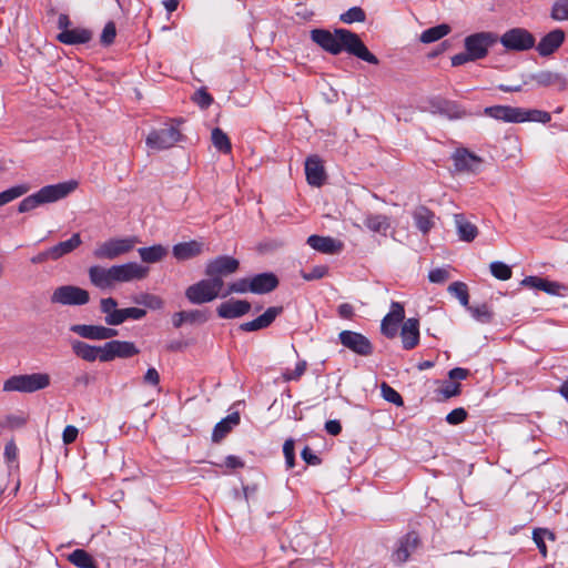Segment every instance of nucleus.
I'll list each match as a JSON object with an SVG mask.
<instances>
[{"label": "nucleus", "instance_id": "nucleus-38", "mask_svg": "<svg viewBox=\"0 0 568 568\" xmlns=\"http://www.w3.org/2000/svg\"><path fill=\"white\" fill-rule=\"evenodd\" d=\"M146 315V311L139 307H126L120 308V312H116L112 318L114 322V326L121 325L126 320H142Z\"/></svg>", "mask_w": 568, "mask_h": 568}, {"label": "nucleus", "instance_id": "nucleus-17", "mask_svg": "<svg viewBox=\"0 0 568 568\" xmlns=\"http://www.w3.org/2000/svg\"><path fill=\"white\" fill-rule=\"evenodd\" d=\"M484 113L490 118L496 120H501L504 122L509 123H520L523 122L521 116H524V109L509 106V105H494L488 106L484 110Z\"/></svg>", "mask_w": 568, "mask_h": 568}, {"label": "nucleus", "instance_id": "nucleus-24", "mask_svg": "<svg viewBox=\"0 0 568 568\" xmlns=\"http://www.w3.org/2000/svg\"><path fill=\"white\" fill-rule=\"evenodd\" d=\"M203 251L204 244L195 240L178 243L172 248L173 256L178 261H186L193 258L201 255Z\"/></svg>", "mask_w": 568, "mask_h": 568}, {"label": "nucleus", "instance_id": "nucleus-2", "mask_svg": "<svg viewBox=\"0 0 568 568\" xmlns=\"http://www.w3.org/2000/svg\"><path fill=\"white\" fill-rule=\"evenodd\" d=\"M78 186L75 181L61 182L41 187L37 193L24 197L18 206L19 213H27L41 204L57 202L67 197Z\"/></svg>", "mask_w": 568, "mask_h": 568}, {"label": "nucleus", "instance_id": "nucleus-60", "mask_svg": "<svg viewBox=\"0 0 568 568\" xmlns=\"http://www.w3.org/2000/svg\"><path fill=\"white\" fill-rule=\"evenodd\" d=\"M462 392V385L458 382H447L440 389L444 398L458 396Z\"/></svg>", "mask_w": 568, "mask_h": 568}, {"label": "nucleus", "instance_id": "nucleus-34", "mask_svg": "<svg viewBox=\"0 0 568 568\" xmlns=\"http://www.w3.org/2000/svg\"><path fill=\"white\" fill-rule=\"evenodd\" d=\"M207 316L200 310L178 312L172 317V323L175 328L181 327L184 323H204Z\"/></svg>", "mask_w": 568, "mask_h": 568}, {"label": "nucleus", "instance_id": "nucleus-20", "mask_svg": "<svg viewBox=\"0 0 568 568\" xmlns=\"http://www.w3.org/2000/svg\"><path fill=\"white\" fill-rule=\"evenodd\" d=\"M305 174L308 184L317 187L324 184L326 174L318 155H311L306 159Z\"/></svg>", "mask_w": 568, "mask_h": 568}, {"label": "nucleus", "instance_id": "nucleus-42", "mask_svg": "<svg viewBox=\"0 0 568 568\" xmlns=\"http://www.w3.org/2000/svg\"><path fill=\"white\" fill-rule=\"evenodd\" d=\"M100 311L105 314L104 322L106 325L114 326L112 321L114 314L120 312L118 308V302L113 297H105L100 301Z\"/></svg>", "mask_w": 568, "mask_h": 568}, {"label": "nucleus", "instance_id": "nucleus-3", "mask_svg": "<svg viewBox=\"0 0 568 568\" xmlns=\"http://www.w3.org/2000/svg\"><path fill=\"white\" fill-rule=\"evenodd\" d=\"M51 384L48 373H31L13 375L3 382L2 390L6 393H36L45 389Z\"/></svg>", "mask_w": 568, "mask_h": 568}, {"label": "nucleus", "instance_id": "nucleus-11", "mask_svg": "<svg viewBox=\"0 0 568 568\" xmlns=\"http://www.w3.org/2000/svg\"><path fill=\"white\" fill-rule=\"evenodd\" d=\"M341 344L361 356H369L373 353V345L369 339L361 333L354 331H342L338 334Z\"/></svg>", "mask_w": 568, "mask_h": 568}, {"label": "nucleus", "instance_id": "nucleus-4", "mask_svg": "<svg viewBox=\"0 0 568 568\" xmlns=\"http://www.w3.org/2000/svg\"><path fill=\"white\" fill-rule=\"evenodd\" d=\"M224 281L217 278L201 280L197 283L190 285L185 290V297L187 301L195 305L205 304L214 301L216 297H222V290Z\"/></svg>", "mask_w": 568, "mask_h": 568}, {"label": "nucleus", "instance_id": "nucleus-58", "mask_svg": "<svg viewBox=\"0 0 568 568\" xmlns=\"http://www.w3.org/2000/svg\"><path fill=\"white\" fill-rule=\"evenodd\" d=\"M193 101L202 109H207L212 104L213 98L205 89H200L194 93Z\"/></svg>", "mask_w": 568, "mask_h": 568}, {"label": "nucleus", "instance_id": "nucleus-57", "mask_svg": "<svg viewBox=\"0 0 568 568\" xmlns=\"http://www.w3.org/2000/svg\"><path fill=\"white\" fill-rule=\"evenodd\" d=\"M328 272V267L326 265H316L312 267L310 272H304L302 274V277L305 281H313V280H320L323 278Z\"/></svg>", "mask_w": 568, "mask_h": 568}, {"label": "nucleus", "instance_id": "nucleus-6", "mask_svg": "<svg viewBox=\"0 0 568 568\" xmlns=\"http://www.w3.org/2000/svg\"><path fill=\"white\" fill-rule=\"evenodd\" d=\"M139 242L135 236L113 237L97 245L93 256L97 260H115L133 250Z\"/></svg>", "mask_w": 568, "mask_h": 568}, {"label": "nucleus", "instance_id": "nucleus-59", "mask_svg": "<svg viewBox=\"0 0 568 568\" xmlns=\"http://www.w3.org/2000/svg\"><path fill=\"white\" fill-rule=\"evenodd\" d=\"M385 317L399 324L405 317L404 306L398 302H393L390 305V312Z\"/></svg>", "mask_w": 568, "mask_h": 568}, {"label": "nucleus", "instance_id": "nucleus-26", "mask_svg": "<svg viewBox=\"0 0 568 568\" xmlns=\"http://www.w3.org/2000/svg\"><path fill=\"white\" fill-rule=\"evenodd\" d=\"M403 347L413 349L419 342V322L417 318H408L404 322L400 329Z\"/></svg>", "mask_w": 568, "mask_h": 568}, {"label": "nucleus", "instance_id": "nucleus-48", "mask_svg": "<svg viewBox=\"0 0 568 568\" xmlns=\"http://www.w3.org/2000/svg\"><path fill=\"white\" fill-rule=\"evenodd\" d=\"M251 292V278H240L229 284L225 292L222 293V297H226L233 293H246Z\"/></svg>", "mask_w": 568, "mask_h": 568}, {"label": "nucleus", "instance_id": "nucleus-32", "mask_svg": "<svg viewBox=\"0 0 568 568\" xmlns=\"http://www.w3.org/2000/svg\"><path fill=\"white\" fill-rule=\"evenodd\" d=\"M455 224L462 241L471 242L478 234L477 226L470 223L463 214L455 215Z\"/></svg>", "mask_w": 568, "mask_h": 568}, {"label": "nucleus", "instance_id": "nucleus-45", "mask_svg": "<svg viewBox=\"0 0 568 568\" xmlns=\"http://www.w3.org/2000/svg\"><path fill=\"white\" fill-rule=\"evenodd\" d=\"M134 303L149 307L151 310H160L163 307V300L154 294L142 293L133 298Z\"/></svg>", "mask_w": 568, "mask_h": 568}, {"label": "nucleus", "instance_id": "nucleus-62", "mask_svg": "<svg viewBox=\"0 0 568 568\" xmlns=\"http://www.w3.org/2000/svg\"><path fill=\"white\" fill-rule=\"evenodd\" d=\"M449 272L445 268H435L432 270L428 274V280L432 283H444L448 280Z\"/></svg>", "mask_w": 568, "mask_h": 568}, {"label": "nucleus", "instance_id": "nucleus-41", "mask_svg": "<svg viewBox=\"0 0 568 568\" xmlns=\"http://www.w3.org/2000/svg\"><path fill=\"white\" fill-rule=\"evenodd\" d=\"M211 140L213 145L222 153L227 154L232 150V144L223 130L220 128H214L211 133Z\"/></svg>", "mask_w": 568, "mask_h": 568}, {"label": "nucleus", "instance_id": "nucleus-30", "mask_svg": "<svg viewBox=\"0 0 568 568\" xmlns=\"http://www.w3.org/2000/svg\"><path fill=\"white\" fill-rule=\"evenodd\" d=\"M82 244V240L79 233H74L69 240L60 242L50 247L52 261H57L62 256L73 252Z\"/></svg>", "mask_w": 568, "mask_h": 568}, {"label": "nucleus", "instance_id": "nucleus-56", "mask_svg": "<svg viewBox=\"0 0 568 568\" xmlns=\"http://www.w3.org/2000/svg\"><path fill=\"white\" fill-rule=\"evenodd\" d=\"M283 454L285 457V463L287 468H293L295 465V452H294V440L286 439L283 445Z\"/></svg>", "mask_w": 568, "mask_h": 568}, {"label": "nucleus", "instance_id": "nucleus-22", "mask_svg": "<svg viewBox=\"0 0 568 568\" xmlns=\"http://www.w3.org/2000/svg\"><path fill=\"white\" fill-rule=\"evenodd\" d=\"M306 243L315 251L324 254H335L343 250V243L331 236L311 235Z\"/></svg>", "mask_w": 568, "mask_h": 568}, {"label": "nucleus", "instance_id": "nucleus-64", "mask_svg": "<svg viewBox=\"0 0 568 568\" xmlns=\"http://www.w3.org/2000/svg\"><path fill=\"white\" fill-rule=\"evenodd\" d=\"M301 455L303 460L308 465L316 466L321 464V458L316 454H314V452L308 446L304 447Z\"/></svg>", "mask_w": 568, "mask_h": 568}, {"label": "nucleus", "instance_id": "nucleus-19", "mask_svg": "<svg viewBox=\"0 0 568 568\" xmlns=\"http://www.w3.org/2000/svg\"><path fill=\"white\" fill-rule=\"evenodd\" d=\"M524 286H529L536 290L544 291L550 295L562 296L568 291V287L558 282H551L538 276H527L521 281Z\"/></svg>", "mask_w": 568, "mask_h": 568}, {"label": "nucleus", "instance_id": "nucleus-52", "mask_svg": "<svg viewBox=\"0 0 568 568\" xmlns=\"http://www.w3.org/2000/svg\"><path fill=\"white\" fill-rule=\"evenodd\" d=\"M551 18L562 21L568 19V0H557L551 9Z\"/></svg>", "mask_w": 568, "mask_h": 568}, {"label": "nucleus", "instance_id": "nucleus-39", "mask_svg": "<svg viewBox=\"0 0 568 568\" xmlns=\"http://www.w3.org/2000/svg\"><path fill=\"white\" fill-rule=\"evenodd\" d=\"M30 191V185L18 184L0 192V206L6 205L16 199L21 197Z\"/></svg>", "mask_w": 568, "mask_h": 568}, {"label": "nucleus", "instance_id": "nucleus-14", "mask_svg": "<svg viewBox=\"0 0 568 568\" xmlns=\"http://www.w3.org/2000/svg\"><path fill=\"white\" fill-rule=\"evenodd\" d=\"M90 283L99 290H110L116 284L114 265L102 267L92 265L88 270Z\"/></svg>", "mask_w": 568, "mask_h": 568}, {"label": "nucleus", "instance_id": "nucleus-1", "mask_svg": "<svg viewBox=\"0 0 568 568\" xmlns=\"http://www.w3.org/2000/svg\"><path fill=\"white\" fill-rule=\"evenodd\" d=\"M323 50L338 54L346 51L368 63L378 64V59L369 52L361 38H311Z\"/></svg>", "mask_w": 568, "mask_h": 568}, {"label": "nucleus", "instance_id": "nucleus-28", "mask_svg": "<svg viewBox=\"0 0 568 568\" xmlns=\"http://www.w3.org/2000/svg\"><path fill=\"white\" fill-rule=\"evenodd\" d=\"M432 106L435 109L436 113L450 120L462 119L466 115V111L457 102L454 101L438 100L433 102Z\"/></svg>", "mask_w": 568, "mask_h": 568}, {"label": "nucleus", "instance_id": "nucleus-29", "mask_svg": "<svg viewBox=\"0 0 568 568\" xmlns=\"http://www.w3.org/2000/svg\"><path fill=\"white\" fill-rule=\"evenodd\" d=\"M413 219L416 227L423 233L427 234L434 227L435 214L428 207L420 205L413 212Z\"/></svg>", "mask_w": 568, "mask_h": 568}, {"label": "nucleus", "instance_id": "nucleus-47", "mask_svg": "<svg viewBox=\"0 0 568 568\" xmlns=\"http://www.w3.org/2000/svg\"><path fill=\"white\" fill-rule=\"evenodd\" d=\"M491 275L500 281H507L511 277V268L507 264L496 261L489 265Z\"/></svg>", "mask_w": 568, "mask_h": 568}, {"label": "nucleus", "instance_id": "nucleus-31", "mask_svg": "<svg viewBox=\"0 0 568 568\" xmlns=\"http://www.w3.org/2000/svg\"><path fill=\"white\" fill-rule=\"evenodd\" d=\"M240 423V414L237 412L227 415L220 420L212 433V440L214 443L221 442L233 428Z\"/></svg>", "mask_w": 568, "mask_h": 568}, {"label": "nucleus", "instance_id": "nucleus-50", "mask_svg": "<svg viewBox=\"0 0 568 568\" xmlns=\"http://www.w3.org/2000/svg\"><path fill=\"white\" fill-rule=\"evenodd\" d=\"M523 122L534 121L540 123H548L551 120L550 113L541 110H526L524 109Z\"/></svg>", "mask_w": 568, "mask_h": 568}, {"label": "nucleus", "instance_id": "nucleus-53", "mask_svg": "<svg viewBox=\"0 0 568 568\" xmlns=\"http://www.w3.org/2000/svg\"><path fill=\"white\" fill-rule=\"evenodd\" d=\"M345 23L361 22L365 20V12L359 7H353L341 16Z\"/></svg>", "mask_w": 568, "mask_h": 568}, {"label": "nucleus", "instance_id": "nucleus-7", "mask_svg": "<svg viewBox=\"0 0 568 568\" xmlns=\"http://www.w3.org/2000/svg\"><path fill=\"white\" fill-rule=\"evenodd\" d=\"M90 294L87 290L74 285H62L57 287L51 297L52 304L81 306L88 304Z\"/></svg>", "mask_w": 568, "mask_h": 568}, {"label": "nucleus", "instance_id": "nucleus-43", "mask_svg": "<svg viewBox=\"0 0 568 568\" xmlns=\"http://www.w3.org/2000/svg\"><path fill=\"white\" fill-rule=\"evenodd\" d=\"M565 38H541L537 45V51L542 57H548L559 49Z\"/></svg>", "mask_w": 568, "mask_h": 568}, {"label": "nucleus", "instance_id": "nucleus-9", "mask_svg": "<svg viewBox=\"0 0 568 568\" xmlns=\"http://www.w3.org/2000/svg\"><path fill=\"white\" fill-rule=\"evenodd\" d=\"M139 353L140 349L133 342L112 339L103 345L101 362L108 363L115 358H130Z\"/></svg>", "mask_w": 568, "mask_h": 568}, {"label": "nucleus", "instance_id": "nucleus-35", "mask_svg": "<svg viewBox=\"0 0 568 568\" xmlns=\"http://www.w3.org/2000/svg\"><path fill=\"white\" fill-rule=\"evenodd\" d=\"M507 51H525L535 45V38H499Z\"/></svg>", "mask_w": 568, "mask_h": 568}, {"label": "nucleus", "instance_id": "nucleus-12", "mask_svg": "<svg viewBox=\"0 0 568 568\" xmlns=\"http://www.w3.org/2000/svg\"><path fill=\"white\" fill-rule=\"evenodd\" d=\"M70 331L82 338L105 341L118 335V331L102 325L74 324Z\"/></svg>", "mask_w": 568, "mask_h": 568}, {"label": "nucleus", "instance_id": "nucleus-46", "mask_svg": "<svg viewBox=\"0 0 568 568\" xmlns=\"http://www.w3.org/2000/svg\"><path fill=\"white\" fill-rule=\"evenodd\" d=\"M448 292L454 295L463 306H469V294L467 285L463 282H454L448 286Z\"/></svg>", "mask_w": 568, "mask_h": 568}, {"label": "nucleus", "instance_id": "nucleus-15", "mask_svg": "<svg viewBox=\"0 0 568 568\" xmlns=\"http://www.w3.org/2000/svg\"><path fill=\"white\" fill-rule=\"evenodd\" d=\"M116 283H126L135 280H143L149 275V267L136 262H129L114 265Z\"/></svg>", "mask_w": 568, "mask_h": 568}, {"label": "nucleus", "instance_id": "nucleus-61", "mask_svg": "<svg viewBox=\"0 0 568 568\" xmlns=\"http://www.w3.org/2000/svg\"><path fill=\"white\" fill-rule=\"evenodd\" d=\"M381 329L386 337L393 338L397 334L398 324L387 317H384L382 321Z\"/></svg>", "mask_w": 568, "mask_h": 568}, {"label": "nucleus", "instance_id": "nucleus-5", "mask_svg": "<svg viewBox=\"0 0 568 568\" xmlns=\"http://www.w3.org/2000/svg\"><path fill=\"white\" fill-rule=\"evenodd\" d=\"M498 38H465V51L452 57V65L459 67L477 61L487 55L488 49L497 42Z\"/></svg>", "mask_w": 568, "mask_h": 568}, {"label": "nucleus", "instance_id": "nucleus-54", "mask_svg": "<svg viewBox=\"0 0 568 568\" xmlns=\"http://www.w3.org/2000/svg\"><path fill=\"white\" fill-rule=\"evenodd\" d=\"M545 535H549L552 538V534L546 529L539 528V529H535L532 532V539H534L535 544L537 545L540 554L544 557H546V555H547V547H546V544L544 540Z\"/></svg>", "mask_w": 568, "mask_h": 568}, {"label": "nucleus", "instance_id": "nucleus-13", "mask_svg": "<svg viewBox=\"0 0 568 568\" xmlns=\"http://www.w3.org/2000/svg\"><path fill=\"white\" fill-rule=\"evenodd\" d=\"M452 159L457 172L477 173L483 163L481 158L465 148L457 149L453 153Z\"/></svg>", "mask_w": 568, "mask_h": 568}, {"label": "nucleus", "instance_id": "nucleus-36", "mask_svg": "<svg viewBox=\"0 0 568 568\" xmlns=\"http://www.w3.org/2000/svg\"><path fill=\"white\" fill-rule=\"evenodd\" d=\"M68 560L78 568H98L92 556L83 549H75L69 556Z\"/></svg>", "mask_w": 568, "mask_h": 568}, {"label": "nucleus", "instance_id": "nucleus-63", "mask_svg": "<svg viewBox=\"0 0 568 568\" xmlns=\"http://www.w3.org/2000/svg\"><path fill=\"white\" fill-rule=\"evenodd\" d=\"M450 31H452V28L449 24L442 23V24H438L436 27H433V28H429V29L423 31V33L420 36H447Z\"/></svg>", "mask_w": 568, "mask_h": 568}, {"label": "nucleus", "instance_id": "nucleus-8", "mask_svg": "<svg viewBox=\"0 0 568 568\" xmlns=\"http://www.w3.org/2000/svg\"><path fill=\"white\" fill-rule=\"evenodd\" d=\"M181 138L182 134L178 128L166 124L163 128L152 130L148 134L145 143L152 150L162 151L172 148Z\"/></svg>", "mask_w": 568, "mask_h": 568}, {"label": "nucleus", "instance_id": "nucleus-51", "mask_svg": "<svg viewBox=\"0 0 568 568\" xmlns=\"http://www.w3.org/2000/svg\"><path fill=\"white\" fill-rule=\"evenodd\" d=\"M307 364L305 361H300L293 371L286 369L282 373L284 382L298 381L305 373Z\"/></svg>", "mask_w": 568, "mask_h": 568}, {"label": "nucleus", "instance_id": "nucleus-23", "mask_svg": "<svg viewBox=\"0 0 568 568\" xmlns=\"http://www.w3.org/2000/svg\"><path fill=\"white\" fill-rule=\"evenodd\" d=\"M532 80L539 87H554L558 91H565L568 82L564 74L550 70H542L532 75Z\"/></svg>", "mask_w": 568, "mask_h": 568}, {"label": "nucleus", "instance_id": "nucleus-16", "mask_svg": "<svg viewBox=\"0 0 568 568\" xmlns=\"http://www.w3.org/2000/svg\"><path fill=\"white\" fill-rule=\"evenodd\" d=\"M420 545V538L417 532L410 531L406 534L400 540L392 557L394 562L404 564L408 560L410 554L415 551Z\"/></svg>", "mask_w": 568, "mask_h": 568}, {"label": "nucleus", "instance_id": "nucleus-49", "mask_svg": "<svg viewBox=\"0 0 568 568\" xmlns=\"http://www.w3.org/2000/svg\"><path fill=\"white\" fill-rule=\"evenodd\" d=\"M381 389L382 396L385 400L395 404L396 406H402L404 404L400 394L388 384L383 383Z\"/></svg>", "mask_w": 568, "mask_h": 568}, {"label": "nucleus", "instance_id": "nucleus-33", "mask_svg": "<svg viewBox=\"0 0 568 568\" xmlns=\"http://www.w3.org/2000/svg\"><path fill=\"white\" fill-rule=\"evenodd\" d=\"M138 253L142 262L152 264L162 261L168 255L169 250L161 244H154L148 247H140Z\"/></svg>", "mask_w": 568, "mask_h": 568}, {"label": "nucleus", "instance_id": "nucleus-21", "mask_svg": "<svg viewBox=\"0 0 568 568\" xmlns=\"http://www.w3.org/2000/svg\"><path fill=\"white\" fill-rule=\"evenodd\" d=\"M251 311V304L247 301L231 300L219 305L217 315L221 318H237Z\"/></svg>", "mask_w": 568, "mask_h": 568}, {"label": "nucleus", "instance_id": "nucleus-37", "mask_svg": "<svg viewBox=\"0 0 568 568\" xmlns=\"http://www.w3.org/2000/svg\"><path fill=\"white\" fill-rule=\"evenodd\" d=\"M364 225L373 232L386 233V231L390 226V223L389 219L386 215L371 214L365 217Z\"/></svg>", "mask_w": 568, "mask_h": 568}, {"label": "nucleus", "instance_id": "nucleus-27", "mask_svg": "<svg viewBox=\"0 0 568 568\" xmlns=\"http://www.w3.org/2000/svg\"><path fill=\"white\" fill-rule=\"evenodd\" d=\"M72 352L85 362H94L103 355V345L94 346L82 341H73L71 344Z\"/></svg>", "mask_w": 568, "mask_h": 568}, {"label": "nucleus", "instance_id": "nucleus-10", "mask_svg": "<svg viewBox=\"0 0 568 568\" xmlns=\"http://www.w3.org/2000/svg\"><path fill=\"white\" fill-rule=\"evenodd\" d=\"M240 267V262L235 257L229 255H220L210 260L205 266V275L211 278L223 280L235 273Z\"/></svg>", "mask_w": 568, "mask_h": 568}, {"label": "nucleus", "instance_id": "nucleus-55", "mask_svg": "<svg viewBox=\"0 0 568 568\" xmlns=\"http://www.w3.org/2000/svg\"><path fill=\"white\" fill-rule=\"evenodd\" d=\"M468 414L465 408L458 407L453 409L446 416V422L450 425H458L466 420Z\"/></svg>", "mask_w": 568, "mask_h": 568}, {"label": "nucleus", "instance_id": "nucleus-25", "mask_svg": "<svg viewBox=\"0 0 568 568\" xmlns=\"http://www.w3.org/2000/svg\"><path fill=\"white\" fill-rule=\"evenodd\" d=\"M278 286V278L273 273H261L251 278V292L266 294Z\"/></svg>", "mask_w": 568, "mask_h": 568}, {"label": "nucleus", "instance_id": "nucleus-18", "mask_svg": "<svg viewBox=\"0 0 568 568\" xmlns=\"http://www.w3.org/2000/svg\"><path fill=\"white\" fill-rule=\"evenodd\" d=\"M283 312L282 306L268 307L262 315L253 321L242 323L240 329L244 332H255L268 327L275 318Z\"/></svg>", "mask_w": 568, "mask_h": 568}, {"label": "nucleus", "instance_id": "nucleus-44", "mask_svg": "<svg viewBox=\"0 0 568 568\" xmlns=\"http://www.w3.org/2000/svg\"><path fill=\"white\" fill-rule=\"evenodd\" d=\"M57 24L58 28L61 30L59 36H91V32L87 29L69 30L71 22L69 17L64 13L59 14Z\"/></svg>", "mask_w": 568, "mask_h": 568}, {"label": "nucleus", "instance_id": "nucleus-40", "mask_svg": "<svg viewBox=\"0 0 568 568\" xmlns=\"http://www.w3.org/2000/svg\"><path fill=\"white\" fill-rule=\"evenodd\" d=\"M467 310L471 314V316L479 323L489 324L494 318V313L486 303H483L480 305H469Z\"/></svg>", "mask_w": 568, "mask_h": 568}]
</instances>
